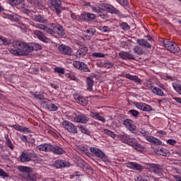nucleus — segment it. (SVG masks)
Here are the masks:
<instances>
[{
  "label": "nucleus",
  "mask_w": 181,
  "mask_h": 181,
  "mask_svg": "<svg viewBox=\"0 0 181 181\" xmlns=\"http://www.w3.org/2000/svg\"><path fill=\"white\" fill-rule=\"evenodd\" d=\"M39 151L44 152H52L56 155H63L64 150L59 146H53L50 144H41L37 146Z\"/></svg>",
  "instance_id": "nucleus-1"
},
{
  "label": "nucleus",
  "mask_w": 181,
  "mask_h": 181,
  "mask_svg": "<svg viewBox=\"0 0 181 181\" xmlns=\"http://www.w3.org/2000/svg\"><path fill=\"white\" fill-rule=\"evenodd\" d=\"M13 47L24 53V54L26 56L29 54L30 50L32 49L30 48V45L22 41H14L13 42Z\"/></svg>",
  "instance_id": "nucleus-2"
},
{
  "label": "nucleus",
  "mask_w": 181,
  "mask_h": 181,
  "mask_svg": "<svg viewBox=\"0 0 181 181\" xmlns=\"http://www.w3.org/2000/svg\"><path fill=\"white\" fill-rule=\"evenodd\" d=\"M163 45L171 53H179L180 52V47L175 42L166 40L163 41Z\"/></svg>",
  "instance_id": "nucleus-3"
},
{
  "label": "nucleus",
  "mask_w": 181,
  "mask_h": 181,
  "mask_svg": "<svg viewBox=\"0 0 181 181\" xmlns=\"http://www.w3.org/2000/svg\"><path fill=\"white\" fill-rule=\"evenodd\" d=\"M149 172H153L155 175L158 176H162L163 175V167L159 164L149 163L148 164Z\"/></svg>",
  "instance_id": "nucleus-4"
},
{
  "label": "nucleus",
  "mask_w": 181,
  "mask_h": 181,
  "mask_svg": "<svg viewBox=\"0 0 181 181\" xmlns=\"http://www.w3.org/2000/svg\"><path fill=\"white\" fill-rule=\"evenodd\" d=\"M74 67L75 69H78V70H80L81 71H84L85 73H90L91 71L88 66L84 62H80L79 61H74L73 63Z\"/></svg>",
  "instance_id": "nucleus-5"
},
{
  "label": "nucleus",
  "mask_w": 181,
  "mask_h": 181,
  "mask_svg": "<svg viewBox=\"0 0 181 181\" xmlns=\"http://www.w3.org/2000/svg\"><path fill=\"white\" fill-rule=\"evenodd\" d=\"M62 125L68 132H70L71 134H77V127L74 125V124L65 120L62 122Z\"/></svg>",
  "instance_id": "nucleus-6"
},
{
  "label": "nucleus",
  "mask_w": 181,
  "mask_h": 181,
  "mask_svg": "<svg viewBox=\"0 0 181 181\" xmlns=\"http://www.w3.org/2000/svg\"><path fill=\"white\" fill-rule=\"evenodd\" d=\"M49 4L57 15L62 13V1L60 0H49Z\"/></svg>",
  "instance_id": "nucleus-7"
},
{
  "label": "nucleus",
  "mask_w": 181,
  "mask_h": 181,
  "mask_svg": "<svg viewBox=\"0 0 181 181\" xmlns=\"http://www.w3.org/2000/svg\"><path fill=\"white\" fill-rule=\"evenodd\" d=\"M90 150L92 153H94L95 156H96L97 158L103 159L104 162H107V156H105V153H104L101 150L95 147H92Z\"/></svg>",
  "instance_id": "nucleus-8"
},
{
  "label": "nucleus",
  "mask_w": 181,
  "mask_h": 181,
  "mask_svg": "<svg viewBox=\"0 0 181 181\" xmlns=\"http://www.w3.org/2000/svg\"><path fill=\"white\" fill-rule=\"evenodd\" d=\"M58 49L62 54H66L67 56L73 54V49L69 46L61 45L58 47Z\"/></svg>",
  "instance_id": "nucleus-9"
},
{
  "label": "nucleus",
  "mask_w": 181,
  "mask_h": 181,
  "mask_svg": "<svg viewBox=\"0 0 181 181\" xmlns=\"http://www.w3.org/2000/svg\"><path fill=\"white\" fill-rule=\"evenodd\" d=\"M33 33L35 36H37L39 40H41V42H43L44 43H49L50 42V39L46 37L42 31L34 30Z\"/></svg>",
  "instance_id": "nucleus-10"
},
{
  "label": "nucleus",
  "mask_w": 181,
  "mask_h": 181,
  "mask_svg": "<svg viewBox=\"0 0 181 181\" xmlns=\"http://www.w3.org/2000/svg\"><path fill=\"white\" fill-rule=\"evenodd\" d=\"M74 122H78L81 124H87V122L90 121V118H88V117H87V115H86L85 114H81L76 116L74 118Z\"/></svg>",
  "instance_id": "nucleus-11"
},
{
  "label": "nucleus",
  "mask_w": 181,
  "mask_h": 181,
  "mask_svg": "<svg viewBox=\"0 0 181 181\" xmlns=\"http://www.w3.org/2000/svg\"><path fill=\"white\" fill-rule=\"evenodd\" d=\"M103 8H104V9H105V11H107V12H109L110 13L119 15V10L115 8V7H114V6L111 4H104L103 5Z\"/></svg>",
  "instance_id": "nucleus-12"
},
{
  "label": "nucleus",
  "mask_w": 181,
  "mask_h": 181,
  "mask_svg": "<svg viewBox=\"0 0 181 181\" xmlns=\"http://www.w3.org/2000/svg\"><path fill=\"white\" fill-rule=\"evenodd\" d=\"M127 145H130L133 148H135L137 151L142 149V146L138 143L136 139L129 138V141H127Z\"/></svg>",
  "instance_id": "nucleus-13"
},
{
  "label": "nucleus",
  "mask_w": 181,
  "mask_h": 181,
  "mask_svg": "<svg viewBox=\"0 0 181 181\" xmlns=\"http://www.w3.org/2000/svg\"><path fill=\"white\" fill-rule=\"evenodd\" d=\"M135 107H136V108H138L139 110H141V111H146V112L152 111V107L144 103H136L135 104Z\"/></svg>",
  "instance_id": "nucleus-14"
},
{
  "label": "nucleus",
  "mask_w": 181,
  "mask_h": 181,
  "mask_svg": "<svg viewBox=\"0 0 181 181\" xmlns=\"http://www.w3.org/2000/svg\"><path fill=\"white\" fill-rule=\"evenodd\" d=\"M54 35L64 36V30L63 29V27L59 24L54 23Z\"/></svg>",
  "instance_id": "nucleus-15"
},
{
  "label": "nucleus",
  "mask_w": 181,
  "mask_h": 181,
  "mask_svg": "<svg viewBox=\"0 0 181 181\" xmlns=\"http://www.w3.org/2000/svg\"><path fill=\"white\" fill-rule=\"evenodd\" d=\"M119 57H121V59H123L124 60H135L136 59L134 54H129V52H127L124 51L119 52Z\"/></svg>",
  "instance_id": "nucleus-16"
},
{
  "label": "nucleus",
  "mask_w": 181,
  "mask_h": 181,
  "mask_svg": "<svg viewBox=\"0 0 181 181\" xmlns=\"http://www.w3.org/2000/svg\"><path fill=\"white\" fill-rule=\"evenodd\" d=\"M124 125H125L126 128H128L129 131H135L136 129V126L134 124V122L129 119H127L123 122Z\"/></svg>",
  "instance_id": "nucleus-17"
},
{
  "label": "nucleus",
  "mask_w": 181,
  "mask_h": 181,
  "mask_svg": "<svg viewBox=\"0 0 181 181\" xmlns=\"http://www.w3.org/2000/svg\"><path fill=\"white\" fill-rule=\"evenodd\" d=\"M97 18L95 14L90 13H85L81 15V19L83 21H94Z\"/></svg>",
  "instance_id": "nucleus-18"
},
{
  "label": "nucleus",
  "mask_w": 181,
  "mask_h": 181,
  "mask_svg": "<svg viewBox=\"0 0 181 181\" xmlns=\"http://www.w3.org/2000/svg\"><path fill=\"white\" fill-rule=\"evenodd\" d=\"M88 52V48H87V47H83L77 50L76 56L78 59H80L81 57H84L87 54Z\"/></svg>",
  "instance_id": "nucleus-19"
},
{
  "label": "nucleus",
  "mask_w": 181,
  "mask_h": 181,
  "mask_svg": "<svg viewBox=\"0 0 181 181\" xmlns=\"http://www.w3.org/2000/svg\"><path fill=\"white\" fill-rule=\"evenodd\" d=\"M54 166L57 169H60L62 168H66V166H69V163L62 160H57L54 164Z\"/></svg>",
  "instance_id": "nucleus-20"
},
{
  "label": "nucleus",
  "mask_w": 181,
  "mask_h": 181,
  "mask_svg": "<svg viewBox=\"0 0 181 181\" xmlns=\"http://www.w3.org/2000/svg\"><path fill=\"white\" fill-rule=\"evenodd\" d=\"M150 90H151L152 93H153V94L156 95H160L161 97L164 95L163 90L160 88L151 86L150 87Z\"/></svg>",
  "instance_id": "nucleus-21"
},
{
  "label": "nucleus",
  "mask_w": 181,
  "mask_h": 181,
  "mask_svg": "<svg viewBox=\"0 0 181 181\" xmlns=\"http://www.w3.org/2000/svg\"><path fill=\"white\" fill-rule=\"evenodd\" d=\"M136 42L139 46H142V47H147V49H151V47H152V45L144 39H137Z\"/></svg>",
  "instance_id": "nucleus-22"
},
{
  "label": "nucleus",
  "mask_w": 181,
  "mask_h": 181,
  "mask_svg": "<svg viewBox=\"0 0 181 181\" xmlns=\"http://www.w3.org/2000/svg\"><path fill=\"white\" fill-rule=\"evenodd\" d=\"M13 128L16 129V131H19V132H28V134H30V132H32V131L29 129V128L23 127L21 125L14 124L13 125Z\"/></svg>",
  "instance_id": "nucleus-23"
},
{
  "label": "nucleus",
  "mask_w": 181,
  "mask_h": 181,
  "mask_svg": "<svg viewBox=\"0 0 181 181\" xmlns=\"http://www.w3.org/2000/svg\"><path fill=\"white\" fill-rule=\"evenodd\" d=\"M127 167L129 168L130 169H134V170H142L144 169V167L136 163H129L127 164Z\"/></svg>",
  "instance_id": "nucleus-24"
},
{
  "label": "nucleus",
  "mask_w": 181,
  "mask_h": 181,
  "mask_svg": "<svg viewBox=\"0 0 181 181\" xmlns=\"http://www.w3.org/2000/svg\"><path fill=\"white\" fill-rule=\"evenodd\" d=\"M90 117L94 118L95 119H98V121H101V122H105V118L100 115V113L98 112H90Z\"/></svg>",
  "instance_id": "nucleus-25"
},
{
  "label": "nucleus",
  "mask_w": 181,
  "mask_h": 181,
  "mask_svg": "<svg viewBox=\"0 0 181 181\" xmlns=\"http://www.w3.org/2000/svg\"><path fill=\"white\" fill-rule=\"evenodd\" d=\"M18 170H19V172H22V173H25V175H28V173L33 172V170L32 168L20 165L18 167Z\"/></svg>",
  "instance_id": "nucleus-26"
},
{
  "label": "nucleus",
  "mask_w": 181,
  "mask_h": 181,
  "mask_svg": "<svg viewBox=\"0 0 181 181\" xmlns=\"http://www.w3.org/2000/svg\"><path fill=\"white\" fill-rule=\"evenodd\" d=\"M20 160L22 163L30 162L31 160L30 156H29V153H22L21 155L20 156Z\"/></svg>",
  "instance_id": "nucleus-27"
},
{
  "label": "nucleus",
  "mask_w": 181,
  "mask_h": 181,
  "mask_svg": "<svg viewBox=\"0 0 181 181\" xmlns=\"http://www.w3.org/2000/svg\"><path fill=\"white\" fill-rule=\"evenodd\" d=\"M146 139L148 142H152L155 145H162V141L159 139H156L152 136H147Z\"/></svg>",
  "instance_id": "nucleus-28"
},
{
  "label": "nucleus",
  "mask_w": 181,
  "mask_h": 181,
  "mask_svg": "<svg viewBox=\"0 0 181 181\" xmlns=\"http://www.w3.org/2000/svg\"><path fill=\"white\" fill-rule=\"evenodd\" d=\"M97 32L95 28H89L84 31V33H88V35H85L86 39L90 40L91 39V36H94V34Z\"/></svg>",
  "instance_id": "nucleus-29"
},
{
  "label": "nucleus",
  "mask_w": 181,
  "mask_h": 181,
  "mask_svg": "<svg viewBox=\"0 0 181 181\" xmlns=\"http://www.w3.org/2000/svg\"><path fill=\"white\" fill-rule=\"evenodd\" d=\"M125 77L129 80H133V81H135V83H138L139 84L142 83V80H141V78H138L136 76H132L129 74H127L125 75Z\"/></svg>",
  "instance_id": "nucleus-30"
},
{
  "label": "nucleus",
  "mask_w": 181,
  "mask_h": 181,
  "mask_svg": "<svg viewBox=\"0 0 181 181\" xmlns=\"http://www.w3.org/2000/svg\"><path fill=\"white\" fill-rule=\"evenodd\" d=\"M76 101L78 104L81 105H83V107H86L87 104H88V100L84 97L78 96L76 98Z\"/></svg>",
  "instance_id": "nucleus-31"
},
{
  "label": "nucleus",
  "mask_w": 181,
  "mask_h": 181,
  "mask_svg": "<svg viewBox=\"0 0 181 181\" xmlns=\"http://www.w3.org/2000/svg\"><path fill=\"white\" fill-rule=\"evenodd\" d=\"M87 90L88 91H93V86H94V81L93 78L88 77L86 78Z\"/></svg>",
  "instance_id": "nucleus-32"
},
{
  "label": "nucleus",
  "mask_w": 181,
  "mask_h": 181,
  "mask_svg": "<svg viewBox=\"0 0 181 181\" xmlns=\"http://www.w3.org/2000/svg\"><path fill=\"white\" fill-rule=\"evenodd\" d=\"M49 25L51 28L46 26L44 30L49 35H54V23H51Z\"/></svg>",
  "instance_id": "nucleus-33"
},
{
  "label": "nucleus",
  "mask_w": 181,
  "mask_h": 181,
  "mask_svg": "<svg viewBox=\"0 0 181 181\" xmlns=\"http://www.w3.org/2000/svg\"><path fill=\"white\" fill-rule=\"evenodd\" d=\"M23 178L26 179V180L36 181V175L32 174V172L28 173V174H25L23 175Z\"/></svg>",
  "instance_id": "nucleus-34"
},
{
  "label": "nucleus",
  "mask_w": 181,
  "mask_h": 181,
  "mask_svg": "<svg viewBox=\"0 0 181 181\" xmlns=\"http://www.w3.org/2000/svg\"><path fill=\"white\" fill-rule=\"evenodd\" d=\"M9 52L11 54H13L14 56H26L25 53H23L22 51H20L18 49H9Z\"/></svg>",
  "instance_id": "nucleus-35"
},
{
  "label": "nucleus",
  "mask_w": 181,
  "mask_h": 181,
  "mask_svg": "<svg viewBox=\"0 0 181 181\" xmlns=\"http://www.w3.org/2000/svg\"><path fill=\"white\" fill-rule=\"evenodd\" d=\"M119 138L120 139V141H122V142H123L124 144H128V141H129V136L123 134H120L119 136Z\"/></svg>",
  "instance_id": "nucleus-36"
},
{
  "label": "nucleus",
  "mask_w": 181,
  "mask_h": 181,
  "mask_svg": "<svg viewBox=\"0 0 181 181\" xmlns=\"http://www.w3.org/2000/svg\"><path fill=\"white\" fill-rule=\"evenodd\" d=\"M35 22H39L40 23H47V21L42 16L38 15L35 16Z\"/></svg>",
  "instance_id": "nucleus-37"
},
{
  "label": "nucleus",
  "mask_w": 181,
  "mask_h": 181,
  "mask_svg": "<svg viewBox=\"0 0 181 181\" xmlns=\"http://www.w3.org/2000/svg\"><path fill=\"white\" fill-rule=\"evenodd\" d=\"M45 108H47L49 111H57L58 107L53 103L47 104Z\"/></svg>",
  "instance_id": "nucleus-38"
},
{
  "label": "nucleus",
  "mask_w": 181,
  "mask_h": 181,
  "mask_svg": "<svg viewBox=\"0 0 181 181\" xmlns=\"http://www.w3.org/2000/svg\"><path fill=\"white\" fill-rule=\"evenodd\" d=\"M5 139H6V145L8 148H10V149L13 150V144H12V141H11V139H9V136L5 135Z\"/></svg>",
  "instance_id": "nucleus-39"
},
{
  "label": "nucleus",
  "mask_w": 181,
  "mask_h": 181,
  "mask_svg": "<svg viewBox=\"0 0 181 181\" xmlns=\"http://www.w3.org/2000/svg\"><path fill=\"white\" fill-rule=\"evenodd\" d=\"M78 128L80 129L82 134H86V135H90V134H91V132H90V130H88V129L84 126H78Z\"/></svg>",
  "instance_id": "nucleus-40"
},
{
  "label": "nucleus",
  "mask_w": 181,
  "mask_h": 181,
  "mask_svg": "<svg viewBox=\"0 0 181 181\" xmlns=\"http://www.w3.org/2000/svg\"><path fill=\"white\" fill-rule=\"evenodd\" d=\"M173 87L174 90H175V91L177 92L180 95H181V84L173 83Z\"/></svg>",
  "instance_id": "nucleus-41"
},
{
  "label": "nucleus",
  "mask_w": 181,
  "mask_h": 181,
  "mask_svg": "<svg viewBox=\"0 0 181 181\" xmlns=\"http://www.w3.org/2000/svg\"><path fill=\"white\" fill-rule=\"evenodd\" d=\"M25 0H8V2L11 6H16V5H20Z\"/></svg>",
  "instance_id": "nucleus-42"
},
{
  "label": "nucleus",
  "mask_w": 181,
  "mask_h": 181,
  "mask_svg": "<svg viewBox=\"0 0 181 181\" xmlns=\"http://www.w3.org/2000/svg\"><path fill=\"white\" fill-rule=\"evenodd\" d=\"M104 133L106 135H108V136H111V138H113V139H115V137L117 136V134H115L114 132L108 130L107 129H104Z\"/></svg>",
  "instance_id": "nucleus-43"
},
{
  "label": "nucleus",
  "mask_w": 181,
  "mask_h": 181,
  "mask_svg": "<svg viewBox=\"0 0 181 181\" xmlns=\"http://www.w3.org/2000/svg\"><path fill=\"white\" fill-rule=\"evenodd\" d=\"M159 155H161L162 156H168L169 155V151H168L166 148H162L158 151Z\"/></svg>",
  "instance_id": "nucleus-44"
},
{
  "label": "nucleus",
  "mask_w": 181,
  "mask_h": 181,
  "mask_svg": "<svg viewBox=\"0 0 181 181\" xmlns=\"http://www.w3.org/2000/svg\"><path fill=\"white\" fill-rule=\"evenodd\" d=\"M134 53H136L137 54H144V53H145V52H144V50L142 49H141L140 47H139V46L134 47Z\"/></svg>",
  "instance_id": "nucleus-45"
},
{
  "label": "nucleus",
  "mask_w": 181,
  "mask_h": 181,
  "mask_svg": "<svg viewBox=\"0 0 181 181\" xmlns=\"http://www.w3.org/2000/svg\"><path fill=\"white\" fill-rule=\"evenodd\" d=\"M30 94L35 97L37 100H45V96L42 94L33 93V92H30Z\"/></svg>",
  "instance_id": "nucleus-46"
},
{
  "label": "nucleus",
  "mask_w": 181,
  "mask_h": 181,
  "mask_svg": "<svg viewBox=\"0 0 181 181\" xmlns=\"http://www.w3.org/2000/svg\"><path fill=\"white\" fill-rule=\"evenodd\" d=\"M30 52H33V50H40L42 46L39 44H33V46H30Z\"/></svg>",
  "instance_id": "nucleus-47"
},
{
  "label": "nucleus",
  "mask_w": 181,
  "mask_h": 181,
  "mask_svg": "<svg viewBox=\"0 0 181 181\" xmlns=\"http://www.w3.org/2000/svg\"><path fill=\"white\" fill-rule=\"evenodd\" d=\"M0 40H1V42H3V44H4L6 46H8V45H11V40L6 39L2 35H0Z\"/></svg>",
  "instance_id": "nucleus-48"
},
{
  "label": "nucleus",
  "mask_w": 181,
  "mask_h": 181,
  "mask_svg": "<svg viewBox=\"0 0 181 181\" xmlns=\"http://www.w3.org/2000/svg\"><path fill=\"white\" fill-rule=\"evenodd\" d=\"M98 16L102 18V19H107V18H108V15H107V13L103 8H102V11H100V13H99Z\"/></svg>",
  "instance_id": "nucleus-49"
},
{
  "label": "nucleus",
  "mask_w": 181,
  "mask_h": 181,
  "mask_svg": "<svg viewBox=\"0 0 181 181\" xmlns=\"http://www.w3.org/2000/svg\"><path fill=\"white\" fill-rule=\"evenodd\" d=\"M91 9L93 12H95V13H98V15L99 13H101V11H103V8H101L100 7H95V6H92Z\"/></svg>",
  "instance_id": "nucleus-50"
},
{
  "label": "nucleus",
  "mask_w": 181,
  "mask_h": 181,
  "mask_svg": "<svg viewBox=\"0 0 181 181\" xmlns=\"http://www.w3.org/2000/svg\"><path fill=\"white\" fill-rule=\"evenodd\" d=\"M28 2L31 4V5H35L39 6L42 2L40 0H28Z\"/></svg>",
  "instance_id": "nucleus-51"
},
{
  "label": "nucleus",
  "mask_w": 181,
  "mask_h": 181,
  "mask_svg": "<svg viewBox=\"0 0 181 181\" xmlns=\"http://www.w3.org/2000/svg\"><path fill=\"white\" fill-rule=\"evenodd\" d=\"M100 30H102V32H103L104 33H110L111 29L108 26H103L100 28Z\"/></svg>",
  "instance_id": "nucleus-52"
},
{
  "label": "nucleus",
  "mask_w": 181,
  "mask_h": 181,
  "mask_svg": "<svg viewBox=\"0 0 181 181\" xmlns=\"http://www.w3.org/2000/svg\"><path fill=\"white\" fill-rule=\"evenodd\" d=\"M93 57H105V54L101 52H94L92 54Z\"/></svg>",
  "instance_id": "nucleus-53"
},
{
  "label": "nucleus",
  "mask_w": 181,
  "mask_h": 181,
  "mask_svg": "<svg viewBox=\"0 0 181 181\" xmlns=\"http://www.w3.org/2000/svg\"><path fill=\"white\" fill-rule=\"evenodd\" d=\"M35 28H37L38 29H40L41 30H45L46 28V25L41 24V23H36L34 25Z\"/></svg>",
  "instance_id": "nucleus-54"
},
{
  "label": "nucleus",
  "mask_w": 181,
  "mask_h": 181,
  "mask_svg": "<svg viewBox=\"0 0 181 181\" xmlns=\"http://www.w3.org/2000/svg\"><path fill=\"white\" fill-rule=\"evenodd\" d=\"M121 28L123 29V30H129L130 28L129 25L127 23H122L121 24Z\"/></svg>",
  "instance_id": "nucleus-55"
},
{
  "label": "nucleus",
  "mask_w": 181,
  "mask_h": 181,
  "mask_svg": "<svg viewBox=\"0 0 181 181\" xmlns=\"http://www.w3.org/2000/svg\"><path fill=\"white\" fill-rule=\"evenodd\" d=\"M0 176H1V177H9V175H8V173H6V172H4V170L0 168Z\"/></svg>",
  "instance_id": "nucleus-56"
},
{
  "label": "nucleus",
  "mask_w": 181,
  "mask_h": 181,
  "mask_svg": "<svg viewBox=\"0 0 181 181\" xmlns=\"http://www.w3.org/2000/svg\"><path fill=\"white\" fill-rule=\"evenodd\" d=\"M129 112L130 114H132V115L133 117H138V115H139V112H138V111H136V110H130L129 111Z\"/></svg>",
  "instance_id": "nucleus-57"
},
{
  "label": "nucleus",
  "mask_w": 181,
  "mask_h": 181,
  "mask_svg": "<svg viewBox=\"0 0 181 181\" xmlns=\"http://www.w3.org/2000/svg\"><path fill=\"white\" fill-rule=\"evenodd\" d=\"M54 71H56L57 73H59V74H64V69L63 68L56 67L54 69Z\"/></svg>",
  "instance_id": "nucleus-58"
},
{
  "label": "nucleus",
  "mask_w": 181,
  "mask_h": 181,
  "mask_svg": "<svg viewBox=\"0 0 181 181\" xmlns=\"http://www.w3.org/2000/svg\"><path fill=\"white\" fill-rule=\"evenodd\" d=\"M117 1L123 6H127V5H128V1L127 0H117Z\"/></svg>",
  "instance_id": "nucleus-59"
},
{
  "label": "nucleus",
  "mask_w": 181,
  "mask_h": 181,
  "mask_svg": "<svg viewBox=\"0 0 181 181\" xmlns=\"http://www.w3.org/2000/svg\"><path fill=\"white\" fill-rule=\"evenodd\" d=\"M112 63H110V62H106L104 64V67H105V69H111V67H112Z\"/></svg>",
  "instance_id": "nucleus-60"
},
{
  "label": "nucleus",
  "mask_w": 181,
  "mask_h": 181,
  "mask_svg": "<svg viewBox=\"0 0 181 181\" xmlns=\"http://www.w3.org/2000/svg\"><path fill=\"white\" fill-rule=\"evenodd\" d=\"M78 165H79L80 168H84V166H86V162L81 160L78 162Z\"/></svg>",
  "instance_id": "nucleus-61"
},
{
  "label": "nucleus",
  "mask_w": 181,
  "mask_h": 181,
  "mask_svg": "<svg viewBox=\"0 0 181 181\" xmlns=\"http://www.w3.org/2000/svg\"><path fill=\"white\" fill-rule=\"evenodd\" d=\"M167 144H169V145H175L176 144V141L173 139H169L167 141Z\"/></svg>",
  "instance_id": "nucleus-62"
},
{
  "label": "nucleus",
  "mask_w": 181,
  "mask_h": 181,
  "mask_svg": "<svg viewBox=\"0 0 181 181\" xmlns=\"http://www.w3.org/2000/svg\"><path fill=\"white\" fill-rule=\"evenodd\" d=\"M157 134L160 135V136H163L164 135H166V132H165V131H158Z\"/></svg>",
  "instance_id": "nucleus-63"
},
{
  "label": "nucleus",
  "mask_w": 181,
  "mask_h": 181,
  "mask_svg": "<svg viewBox=\"0 0 181 181\" xmlns=\"http://www.w3.org/2000/svg\"><path fill=\"white\" fill-rule=\"evenodd\" d=\"M174 177H175V180H177V181H181V177H180V176H179V175H175V176H174Z\"/></svg>",
  "instance_id": "nucleus-64"
}]
</instances>
